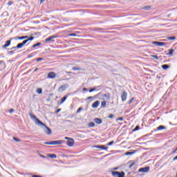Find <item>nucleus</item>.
<instances>
[{
  "instance_id": "obj_1",
  "label": "nucleus",
  "mask_w": 177,
  "mask_h": 177,
  "mask_svg": "<svg viewBox=\"0 0 177 177\" xmlns=\"http://www.w3.org/2000/svg\"><path fill=\"white\" fill-rule=\"evenodd\" d=\"M29 117H30L31 120H35L36 125H45V123L39 120V119H38L37 116L34 115L32 113H29Z\"/></svg>"
},
{
  "instance_id": "obj_2",
  "label": "nucleus",
  "mask_w": 177,
  "mask_h": 177,
  "mask_svg": "<svg viewBox=\"0 0 177 177\" xmlns=\"http://www.w3.org/2000/svg\"><path fill=\"white\" fill-rule=\"evenodd\" d=\"M39 127H44V132L46 133V135H52V129L48 127L46 124H44V125H39Z\"/></svg>"
},
{
  "instance_id": "obj_3",
  "label": "nucleus",
  "mask_w": 177,
  "mask_h": 177,
  "mask_svg": "<svg viewBox=\"0 0 177 177\" xmlns=\"http://www.w3.org/2000/svg\"><path fill=\"white\" fill-rule=\"evenodd\" d=\"M149 171H150V167L149 166L145 167H142L138 169V172H142V173L149 172Z\"/></svg>"
},
{
  "instance_id": "obj_4",
  "label": "nucleus",
  "mask_w": 177,
  "mask_h": 177,
  "mask_svg": "<svg viewBox=\"0 0 177 177\" xmlns=\"http://www.w3.org/2000/svg\"><path fill=\"white\" fill-rule=\"evenodd\" d=\"M152 45H156V46H165L167 43L160 41H152Z\"/></svg>"
},
{
  "instance_id": "obj_5",
  "label": "nucleus",
  "mask_w": 177,
  "mask_h": 177,
  "mask_svg": "<svg viewBox=\"0 0 177 177\" xmlns=\"http://www.w3.org/2000/svg\"><path fill=\"white\" fill-rule=\"evenodd\" d=\"M128 97V93L127 91H123L121 95L122 102H125Z\"/></svg>"
},
{
  "instance_id": "obj_6",
  "label": "nucleus",
  "mask_w": 177,
  "mask_h": 177,
  "mask_svg": "<svg viewBox=\"0 0 177 177\" xmlns=\"http://www.w3.org/2000/svg\"><path fill=\"white\" fill-rule=\"evenodd\" d=\"M95 149H101L102 150H108L109 147L104 145H95L93 147Z\"/></svg>"
},
{
  "instance_id": "obj_7",
  "label": "nucleus",
  "mask_w": 177,
  "mask_h": 177,
  "mask_svg": "<svg viewBox=\"0 0 177 177\" xmlns=\"http://www.w3.org/2000/svg\"><path fill=\"white\" fill-rule=\"evenodd\" d=\"M12 43V40L10 39L6 41V44L2 46L3 49H6L8 46H10V44Z\"/></svg>"
},
{
  "instance_id": "obj_8",
  "label": "nucleus",
  "mask_w": 177,
  "mask_h": 177,
  "mask_svg": "<svg viewBox=\"0 0 177 177\" xmlns=\"http://www.w3.org/2000/svg\"><path fill=\"white\" fill-rule=\"evenodd\" d=\"M6 68V64H5V61H0V70H5Z\"/></svg>"
},
{
  "instance_id": "obj_9",
  "label": "nucleus",
  "mask_w": 177,
  "mask_h": 177,
  "mask_svg": "<svg viewBox=\"0 0 177 177\" xmlns=\"http://www.w3.org/2000/svg\"><path fill=\"white\" fill-rule=\"evenodd\" d=\"M66 145H68L70 147H73V146H74V139L73 138L69 139L67 141Z\"/></svg>"
},
{
  "instance_id": "obj_10",
  "label": "nucleus",
  "mask_w": 177,
  "mask_h": 177,
  "mask_svg": "<svg viewBox=\"0 0 177 177\" xmlns=\"http://www.w3.org/2000/svg\"><path fill=\"white\" fill-rule=\"evenodd\" d=\"M100 104V102L99 101H95L93 103L92 107L93 109H97L99 107V105Z\"/></svg>"
},
{
  "instance_id": "obj_11",
  "label": "nucleus",
  "mask_w": 177,
  "mask_h": 177,
  "mask_svg": "<svg viewBox=\"0 0 177 177\" xmlns=\"http://www.w3.org/2000/svg\"><path fill=\"white\" fill-rule=\"evenodd\" d=\"M55 38H57V36H55V35L50 36L48 38L45 39V41L46 42H50V41L55 39Z\"/></svg>"
},
{
  "instance_id": "obj_12",
  "label": "nucleus",
  "mask_w": 177,
  "mask_h": 177,
  "mask_svg": "<svg viewBox=\"0 0 177 177\" xmlns=\"http://www.w3.org/2000/svg\"><path fill=\"white\" fill-rule=\"evenodd\" d=\"M48 77L51 79L56 78V73L55 72H50L48 74Z\"/></svg>"
},
{
  "instance_id": "obj_13",
  "label": "nucleus",
  "mask_w": 177,
  "mask_h": 177,
  "mask_svg": "<svg viewBox=\"0 0 177 177\" xmlns=\"http://www.w3.org/2000/svg\"><path fill=\"white\" fill-rule=\"evenodd\" d=\"M93 121H94V122H95V124H102V122H103L102 119H100L99 118H95L93 119Z\"/></svg>"
},
{
  "instance_id": "obj_14",
  "label": "nucleus",
  "mask_w": 177,
  "mask_h": 177,
  "mask_svg": "<svg viewBox=\"0 0 177 177\" xmlns=\"http://www.w3.org/2000/svg\"><path fill=\"white\" fill-rule=\"evenodd\" d=\"M64 140H54L51 141V145H62Z\"/></svg>"
},
{
  "instance_id": "obj_15",
  "label": "nucleus",
  "mask_w": 177,
  "mask_h": 177,
  "mask_svg": "<svg viewBox=\"0 0 177 177\" xmlns=\"http://www.w3.org/2000/svg\"><path fill=\"white\" fill-rule=\"evenodd\" d=\"M47 156L50 158H57V156H56V154H53V153H48Z\"/></svg>"
},
{
  "instance_id": "obj_16",
  "label": "nucleus",
  "mask_w": 177,
  "mask_h": 177,
  "mask_svg": "<svg viewBox=\"0 0 177 177\" xmlns=\"http://www.w3.org/2000/svg\"><path fill=\"white\" fill-rule=\"evenodd\" d=\"M162 129H167V127L165 126L160 125L157 127V131H162Z\"/></svg>"
},
{
  "instance_id": "obj_17",
  "label": "nucleus",
  "mask_w": 177,
  "mask_h": 177,
  "mask_svg": "<svg viewBox=\"0 0 177 177\" xmlns=\"http://www.w3.org/2000/svg\"><path fill=\"white\" fill-rule=\"evenodd\" d=\"M174 52H175V50L174 49H169V53H167L168 55L169 56H172V55H174Z\"/></svg>"
},
{
  "instance_id": "obj_18",
  "label": "nucleus",
  "mask_w": 177,
  "mask_h": 177,
  "mask_svg": "<svg viewBox=\"0 0 177 177\" xmlns=\"http://www.w3.org/2000/svg\"><path fill=\"white\" fill-rule=\"evenodd\" d=\"M162 68H163V70H168V68H169V65L163 64V65H162Z\"/></svg>"
},
{
  "instance_id": "obj_19",
  "label": "nucleus",
  "mask_w": 177,
  "mask_h": 177,
  "mask_svg": "<svg viewBox=\"0 0 177 177\" xmlns=\"http://www.w3.org/2000/svg\"><path fill=\"white\" fill-rule=\"evenodd\" d=\"M66 100H67V95H65L61 99V102H60L61 104H63V103L65 102Z\"/></svg>"
},
{
  "instance_id": "obj_20",
  "label": "nucleus",
  "mask_w": 177,
  "mask_h": 177,
  "mask_svg": "<svg viewBox=\"0 0 177 177\" xmlns=\"http://www.w3.org/2000/svg\"><path fill=\"white\" fill-rule=\"evenodd\" d=\"M120 174V171H112L113 176L118 177Z\"/></svg>"
},
{
  "instance_id": "obj_21",
  "label": "nucleus",
  "mask_w": 177,
  "mask_h": 177,
  "mask_svg": "<svg viewBox=\"0 0 177 177\" xmlns=\"http://www.w3.org/2000/svg\"><path fill=\"white\" fill-rule=\"evenodd\" d=\"M88 128H93L95 127V123L93 122H91L88 124Z\"/></svg>"
},
{
  "instance_id": "obj_22",
  "label": "nucleus",
  "mask_w": 177,
  "mask_h": 177,
  "mask_svg": "<svg viewBox=\"0 0 177 177\" xmlns=\"http://www.w3.org/2000/svg\"><path fill=\"white\" fill-rule=\"evenodd\" d=\"M140 129V127L139 125H137L133 129V132H136V131H139Z\"/></svg>"
},
{
  "instance_id": "obj_23",
  "label": "nucleus",
  "mask_w": 177,
  "mask_h": 177,
  "mask_svg": "<svg viewBox=\"0 0 177 177\" xmlns=\"http://www.w3.org/2000/svg\"><path fill=\"white\" fill-rule=\"evenodd\" d=\"M129 163L130 165L129 166V168H132V167L135 165V162H133V160L130 161Z\"/></svg>"
},
{
  "instance_id": "obj_24",
  "label": "nucleus",
  "mask_w": 177,
  "mask_h": 177,
  "mask_svg": "<svg viewBox=\"0 0 177 177\" xmlns=\"http://www.w3.org/2000/svg\"><path fill=\"white\" fill-rule=\"evenodd\" d=\"M23 46H24L22 43H19L17 45V49H20L21 48H23Z\"/></svg>"
},
{
  "instance_id": "obj_25",
  "label": "nucleus",
  "mask_w": 177,
  "mask_h": 177,
  "mask_svg": "<svg viewBox=\"0 0 177 177\" xmlns=\"http://www.w3.org/2000/svg\"><path fill=\"white\" fill-rule=\"evenodd\" d=\"M41 42L37 43V44L32 45V48H37V46H41Z\"/></svg>"
},
{
  "instance_id": "obj_26",
  "label": "nucleus",
  "mask_w": 177,
  "mask_h": 177,
  "mask_svg": "<svg viewBox=\"0 0 177 177\" xmlns=\"http://www.w3.org/2000/svg\"><path fill=\"white\" fill-rule=\"evenodd\" d=\"M167 39L169 41H174V39H176V37H168Z\"/></svg>"
},
{
  "instance_id": "obj_27",
  "label": "nucleus",
  "mask_w": 177,
  "mask_h": 177,
  "mask_svg": "<svg viewBox=\"0 0 177 177\" xmlns=\"http://www.w3.org/2000/svg\"><path fill=\"white\" fill-rule=\"evenodd\" d=\"M72 70L73 71H79L80 70H81V68H80V67H73Z\"/></svg>"
},
{
  "instance_id": "obj_28",
  "label": "nucleus",
  "mask_w": 177,
  "mask_h": 177,
  "mask_svg": "<svg viewBox=\"0 0 177 177\" xmlns=\"http://www.w3.org/2000/svg\"><path fill=\"white\" fill-rule=\"evenodd\" d=\"M106 101H102L101 102V107H106Z\"/></svg>"
},
{
  "instance_id": "obj_29",
  "label": "nucleus",
  "mask_w": 177,
  "mask_h": 177,
  "mask_svg": "<svg viewBox=\"0 0 177 177\" xmlns=\"http://www.w3.org/2000/svg\"><path fill=\"white\" fill-rule=\"evenodd\" d=\"M13 39H15V40L20 39V37L17 36L15 37L10 38V41H13Z\"/></svg>"
},
{
  "instance_id": "obj_30",
  "label": "nucleus",
  "mask_w": 177,
  "mask_h": 177,
  "mask_svg": "<svg viewBox=\"0 0 177 177\" xmlns=\"http://www.w3.org/2000/svg\"><path fill=\"white\" fill-rule=\"evenodd\" d=\"M37 93L39 95H41V93H42V88H37Z\"/></svg>"
},
{
  "instance_id": "obj_31",
  "label": "nucleus",
  "mask_w": 177,
  "mask_h": 177,
  "mask_svg": "<svg viewBox=\"0 0 177 177\" xmlns=\"http://www.w3.org/2000/svg\"><path fill=\"white\" fill-rule=\"evenodd\" d=\"M133 154V152L127 151L125 153V156H132Z\"/></svg>"
},
{
  "instance_id": "obj_32",
  "label": "nucleus",
  "mask_w": 177,
  "mask_h": 177,
  "mask_svg": "<svg viewBox=\"0 0 177 177\" xmlns=\"http://www.w3.org/2000/svg\"><path fill=\"white\" fill-rule=\"evenodd\" d=\"M28 36H21L20 37V39L23 40V39H28Z\"/></svg>"
},
{
  "instance_id": "obj_33",
  "label": "nucleus",
  "mask_w": 177,
  "mask_h": 177,
  "mask_svg": "<svg viewBox=\"0 0 177 177\" xmlns=\"http://www.w3.org/2000/svg\"><path fill=\"white\" fill-rule=\"evenodd\" d=\"M35 55L34 53H30L28 55V59H31V57H34Z\"/></svg>"
},
{
  "instance_id": "obj_34",
  "label": "nucleus",
  "mask_w": 177,
  "mask_h": 177,
  "mask_svg": "<svg viewBox=\"0 0 177 177\" xmlns=\"http://www.w3.org/2000/svg\"><path fill=\"white\" fill-rule=\"evenodd\" d=\"M112 145H114V141H111L106 144V146H111Z\"/></svg>"
},
{
  "instance_id": "obj_35",
  "label": "nucleus",
  "mask_w": 177,
  "mask_h": 177,
  "mask_svg": "<svg viewBox=\"0 0 177 177\" xmlns=\"http://www.w3.org/2000/svg\"><path fill=\"white\" fill-rule=\"evenodd\" d=\"M27 42H28V40L26 39H25V40H24L22 42H21V44H22V45H26V44H27Z\"/></svg>"
},
{
  "instance_id": "obj_36",
  "label": "nucleus",
  "mask_w": 177,
  "mask_h": 177,
  "mask_svg": "<svg viewBox=\"0 0 177 177\" xmlns=\"http://www.w3.org/2000/svg\"><path fill=\"white\" fill-rule=\"evenodd\" d=\"M42 60H44V58H42V57H39V58L36 59V62H42Z\"/></svg>"
},
{
  "instance_id": "obj_37",
  "label": "nucleus",
  "mask_w": 177,
  "mask_h": 177,
  "mask_svg": "<svg viewBox=\"0 0 177 177\" xmlns=\"http://www.w3.org/2000/svg\"><path fill=\"white\" fill-rule=\"evenodd\" d=\"M13 140H15V142H20V139L16 138V137H13Z\"/></svg>"
},
{
  "instance_id": "obj_38",
  "label": "nucleus",
  "mask_w": 177,
  "mask_h": 177,
  "mask_svg": "<svg viewBox=\"0 0 177 177\" xmlns=\"http://www.w3.org/2000/svg\"><path fill=\"white\" fill-rule=\"evenodd\" d=\"M143 9H145V10H150V6H145L143 7Z\"/></svg>"
},
{
  "instance_id": "obj_39",
  "label": "nucleus",
  "mask_w": 177,
  "mask_h": 177,
  "mask_svg": "<svg viewBox=\"0 0 177 177\" xmlns=\"http://www.w3.org/2000/svg\"><path fill=\"white\" fill-rule=\"evenodd\" d=\"M95 91H96V87H94V88H91V89H90L89 92L92 93V92H95Z\"/></svg>"
},
{
  "instance_id": "obj_40",
  "label": "nucleus",
  "mask_w": 177,
  "mask_h": 177,
  "mask_svg": "<svg viewBox=\"0 0 177 177\" xmlns=\"http://www.w3.org/2000/svg\"><path fill=\"white\" fill-rule=\"evenodd\" d=\"M104 97H107L108 99H110V94L107 93V94H104Z\"/></svg>"
},
{
  "instance_id": "obj_41",
  "label": "nucleus",
  "mask_w": 177,
  "mask_h": 177,
  "mask_svg": "<svg viewBox=\"0 0 177 177\" xmlns=\"http://www.w3.org/2000/svg\"><path fill=\"white\" fill-rule=\"evenodd\" d=\"M116 121H124V118L120 117V118L116 119Z\"/></svg>"
},
{
  "instance_id": "obj_42",
  "label": "nucleus",
  "mask_w": 177,
  "mask_h": 177,
  "mask_svg": "<svg viewBox=\"0 0 177 177\" xmlns=\"http://www.w3.org/2000/svg\"><path fill=\"white\" fill-rule=\"evenodd\" d=\"M32 39H34V37H32V36H31V37H30L29 38L27 39L28 42V41H32Z\"/></svg>"
},
{
  "instance_id": "obj_43",
  "label": "nucleus",
  "mask_w": 177,
  "mask_h": 177,
  "mask_svg": "<svg viewBox=\"0 0 177 177\" xmlns=\"http://www.w3.org/2000/svg\"><path fill=\"white\" fill-rule=\"evenodd\" d=\"M69 37H77V35L75 33H71L69 34Z\"/></svg>"
},
{
  "instance_id": "obj_44",
  "label": "nucleus",
  "mask_w": 177,
  "mask_h": 177,
  "mask_svg": "<svg viewBox=\"0 0 177 177\" xmlns=\"http://www.w3.org/2000/svg\"><path fill=\"white\" fill-rule=\"evenodd\" d=\"M92 99H94V97L93 96H90V97H88L86 100H91Z\"/></svg>"
},
{
  "instance_id": "obj_45",
  "label": "nucleus",
  "mask_w": 177,
  "mask_h": 177,
  "mask_svg": "<svg viewBox=\"0 0 177 177\" xmlns=\"http://www.w3.org/2000/svg\"><path fill=\"white\" fill-rule=\"evenodd\" d=\"M108 118H111V119L114 118V115L110 114V115L108 116Z\"/></svg>"
},
{
  "instance_id": "obj_46",
  "label": "nucleus",
  "mask_w": 177,
  "mask_h": 177,
  "mask_svg": "<svg viewBox=\"0 0 177 177\" xmlns=\"http://www.w3.org/2000/svg\"><path fill=\"white\" fill-rule=\"evenodd\" d=\"M64 86H61L59 88V91H64Z\"/></svg>"
},
{
  "instance_id": "obj_47",
  "label": "nucleus",
  "mask_w": 177,
  "mask_h": 177,
  "mask_svg": "<svg viewBox=\"0 0 177 177\" xmlns=\"http://www.w3.org/2000/svg\"><path fill=\"white\" fill-rule=\"evenodd\" d=\"M81 111H82V107H80L77 111V113H81Z\"/></svg>"
},
{
  "instance_id": "obj_48",
  "label": "nucleus",
  "mask_w": 177,
  "mask_h": 177,
  "mask_svg": "<svg viewBox=\"0 0 177 177\" xmlns=\"http://www.w3.org/2000/svg\"><path fill=\"white\" fill-rule=\"evenodd\" d=\"M15 53V50H10L8 52V55H13Z\"/></svg>"
},
{
  "instance_id": "obj_49",
  "label": "nucleus",
  "mask_w": 177,
  "mask_h": 177,
  "mask_svg": "<svg viewBox=\"0 0 177 177\" xmlns=\"http://www.w3.org/2000/svg\"><path fill=\"white\" fill-rule=\"evenodd\" d=\"M152 57H153V59H156V60H158V56L157 55H152Z\"/></svg>"
},
{
  "instance_id": "obj_50",
  "label": "nucleus",
  "mask_w": 177,
  "mask_h": 177,
  "mask_svg": "<svg viewBox=\"0 0 177 177\" xmlns=\"http://www.w3.org/2000/svg\"><path fill=\"white\" fill-rule=\"evenodd\" d=\"M60 111H62V109H58L55 113L57 114L58 113H60Z\"/></svg>"
},
{
  "instance_id": "obj_51",
  "label": "nucleus",
  "mask_w": 177,
  "mask_h": 177,
  "mask_svg": "<svg viewBox=\"0 0 177 177\" xmlns=\"http://www.w3.org/2000/svg\"><path fill=\"white\" fill-rule=\"evenodd\" d=\"M44 145H52V141L51 142H44Z\"/></svg>"
},
{
  "instance_id": "obj_52",
  "label": "nucleus",
  "mask_w": 177,
  "mask_h": 177,
  "mask_svg": "<svg viewBox=\"0 0 177 177\" xmlns=\"http://www.w3.org/2000/svg\"><path fill=\"white\" fill-rule=\"evenodd\" d=\"M133 97L131 99V100H130L129 101V104H131V103H132V102H133Z\"/></svg>"
},
{
  "instance_id": "obj_53",
  "label": "nucleus",
  "mask_w": 177,
  "mask_h": 177,
  "mask_svg": "<svg viewBox=\"0 0 177 177\" xmlns=\"http://www.w3.org/2000/svg\"><path fill=\"white\" fill-rule=\"evenodd\" d=\"M39 156H40V157H41V158H46V156H44V155H42V154H40Z\"/></svg>"
},
{
  "instance_id": "obj_54",
  "label": "nucleus",
  "mask_w": 177,
  "mask_h": 177,
  "mask_svg": "<svg viewBox=\"0 0 177 177\" xmlns=\"http://www.w3.org/2000/svg\"><path fill=\"white\" fill-rule=\"evenodd\" d=\"M13 111H15V109H10L9 113H13Z\"/></svg>"
},
{
  "instance_id": "obj_55",
  "label": "nucleus",
  "mask_w": 177,
  "mask_h": 177,
  "mask_svg": "<svg viewBox=\"0 0 177 177\" xmlns=\"http://www.w3.org/2000/svg\"><path fill=\"white\" fill-rule=\"evenodd\" d=\"M13 49H17V46H14V47L10 48L11 50H13Z\"/></svg>"
},
{
  "instance_id": "obj_56",
  "label": "nucleus",
  "mask_w": 177,
  "mask_h": 177,
  "mask_svg": "<svg viewBox=\"0 0 177 177\" xmlns=\"http://www.w3.org/2000/svg\"><path fill=\"white\" fill-rule=\"evenodd\" d=\"M32 177H41V176H38V175H32Z\"/></svg>"
},
{
  "instance_id": "obj_57",
  "label": "nucleus",
  "mask_w": 177,
  "mask_h": 177,
  "mask_svg": "<svg viewBox=\"0 0 177 177\" xmlns=\"http://www.w3.org/2000/svg\"><path fill=\"white\" fill-rule=\"evenodd\" d=\"M83 91H84V92H86V91H88V88H83Z\"/></svg>"
},
{
  "instance_id": "obj_58",
  "label": "nucleus",
  "mask_w": 177,
  "mask_h": 177,
  "mask_svg": "<svg viewBox=\"0 0 177 177\" xmlns=\"http://www.w3.org/2000/svg\"><path fill=\"white\" fill-rule=\"evenodd\" d=\"M65 139L66 140H70V139H71V138H68V137H65Z\"/></svg>"
},
{
  "instance_id": "obj_59",
  "label": "nucleus",
  "mask_w": 177,
  "mask_h": 177,
  "mask_svg": "<svg viewBox=\"0 0 177 177\" xmlns=\"http://www.w3.org/2000/svg\"><path fill=\"white\" fill-rule=\"evenodd\" d=\"M8 5H9V6H10V5H12V1H9V2L8 3Z\"/></svg>"
},
{
  "instance_id": "obj_60",
  "label": "nucleus",
  "mask_w": 177,
  "mask_h": 177,
  "mask_svg": "<svg viewBox=\"0 0 177 177\" xmlns=\"http://www.w3.org/2000/svg\"><path fill=\"white\" fill-rule=\"evenodd\" d=\"M34 71H35V73L36 71H38V68H36Z\"/></svg>"
},
{
  "instance_id": "obj_61",
  "label": "nucleus",
  "mask_w": 177,
  "mask_h": 177,
  "mask_svg": "<svg viewBox=\"0 0 177 177\" xmlns=\"http://www.w3.org/2000/svg\"><path fill=\"white\" fill-rule=\"evenodd\" d=\"M44 1H45V0H40L41 3H42V2H44Z\"/></svg>"
},
{
  "instance_id": "obj_62",
  "label": "nucleus",
  "mask_w": 177,
  "mask_h": 177,
  "mask_svg": "<svg viewBox=\"0 0 177 177\" xmlns=\"http://www.w3.org/2000/svg\"><path fill=\"white\" fill-rule=\"evenodd\" d=\"M47 101H48V102H50V99H48Z\"/></svg>"
}]
</instances>
